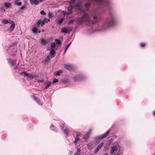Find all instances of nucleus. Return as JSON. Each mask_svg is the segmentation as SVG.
Instances as JSON below:
<instances>
[{"mask_svg": "<svg viewBox=\"0 0 155 155\" xmlns=\"http://www.w3.org/2000/svg\"><path fill=\"white\" fill-rule=\"evenodd\" d=\"M119 146L117 145V146H114L111 147L110 150V153L112 154L114 153V152L118 148H119Z\"/></svg>", "mask_w": 155, "mask_h": 155, "instance_id": "f257e3e1", "label": "nucleus"}, {"mask_svg": "<svg viewBox=\"0 0 155 155\" xmlns=\"http://www.w3.org/2000/svg\"><path fill=\"white\" fill-rule=\"evenodd\" d=\"M104 145V143L103 142L101 143L96 149L94 151V153H97L99 150Z\"/></svg>", "mask_w": 155, "mask_h": 155, "instance_id": "f03ea898", "label": "nucleus"}, {"mask_svg": "<svg viewBox=\"0 0 155 155\" xmlns=\"http://www.w3.org/2000/svg\"><path fill=\"white\" fill-rule=\"evenodd\" d=\"M9 23L11 25L10 28V29L11 31L13 30L15 27V22L13 21H12L9 22Z\"/></svg>", "mask_w": 155, "mask_h": 155, "instance_id": "7ed1b4c3", "label": "nucleus"}, {"mask_svg": "<svg viewBox=\"0 0 155 155\" xmlns=\"http://www.w3.org/2000/svg\"><path fill=\"white\" fill-rule=\"evenodd\" d=\"M110 132V130L107 131L105 134H103L100 136L98 137V138L100 139H102L104 137H106L107 135L109 134Z\"/></svg>", "mask_w": 155, "mask_h": 155, "instance_id": "20e7f679", "label": "nucleus"}, {"mask_svg": "<svg viewBox=\"0 0 155 155\" xmlns=\"http://www.w3.org/2000/svg\"><path fill=\"white\" fill-rule=\"evenodd\" d=\"M30 3L32 5H37L39 3L38 0H30Z\"/></svg>", "mask_w": 155, "mask_h": 155, "instance_id": "39448f33", "label": "nucleus"}, {"mask_svg": "<svg viewBox=\"0 0 155 155\" xmlns=\"http://www.w3.org/2000/svg\"><path fill=\"white\" fill-rule=\"evenodd\" d=\"M62 71L61 70H59L58 71L55 72L54 73V75L55 76H60V74L62 73Z\"/></svg>", "mask_w": 155, "mask_h": 155, "instance_id": "423d86ee", "label": "nucleus"}, {"mask_svg": "<svg viewBox=\"0 0 155 155\" xmlns=\"http://www.w3.org/2000/svg\"><path fill=\"white\" fill-rule=\"evenodd\" d=\"M40 41L41 42V44L43 45H46L47 43L46 40L43 38H42L40 39Z\"/></svg>", "mask_w": 155, "mask_h": 155, "instance_id": "0eeeda50", "label": "nucleus"}, {"mask_svg": "<svg viewBox=\"0 0 155 155\" xmlns=\"http://www.w3.org/2000/svg\"><path fill=\"white\" fill-rule=\"evenodd\" d=\"M50 53L52 55L51 58L54 57L55 56V52L54 49L51 50Z\"/></svg>", "mask_w": 155, "mask_h": 155, "instance_id": "6e6552de", "label": "nucleus"}, {"mask_svg": "<svg viewBox=\"0 0 155 155\" xmlns=\"http://www.w3.org/2000/svg\"><path fill=\"white\" fill-rule=\"evenodd\" d=\"M64 68L69 70H71L72 69V67L70 65H65Z\"/></svg>", "mask_w": 155, "mask_h": 155, "instance_id": "1a4fd4ad", "label": "nucleus"}, {"mask_svg": "<svg viewBox=\"0 0 155 155\" xmlns=\"http://www.w3.org/2000/svg\"><path fill=\"white\" fill-rule=\"evenodd\" d=\"M51 83V81H48L47 82H46V86L45 88H47L50 86Z\"/></svg>", "mask_w": 155, "mask_h": 155, "instance_id": "9d476101", "label": "nucleus"}, {"mask_svg": "<svg viewBox=\"0 0 155 155\" xmlns=\"http://www.w3.org/2000/svg\"><path fill=\"white\" fill-rule=\"evenodd\" d=\"M4 5L6 7H9L11 5V3L6 2L5 3Z\"/></svg>", "mask_w": 155, "mask_h": 155, "instance_id": "9b49d317", "label": "nucleus"}, {"mask_svg": "<svg viewBox=\"0 0 155 155\" xmlns=\"http://www.w3.org/2000/svg\"><path fill=\"white\" fill-rule=\"evenodd\" d=\"M69 31L67 28H64L62 30L61 32L62 33H67Z\"/></svg>", "mask_w": 155, "mask_h": 155, "instance_id": "f8f14e48", "label": "nucleus"}, {"mask_svg": "<svg viewBox=\"0 0 155 155\" xmlns=\"http://www.w3.org/2000/svg\"><path fill=\"white\" fill-rule=\"evenodd\" d=\"M21 74L27 77H29V75L28 74L26 73L25 72H22L21 73Z\"/></svg>", "mask_w": 155, "mask_h": 155, "instance_id": "ddd939ff", "label": "nucleus"}, {"mask_svg": "<svg viewBox=\"0 0 155 155\" xmlns=\"http://www.w3.org/2000/svg\"><path fill=\"white\" fill-rule=\"evenodd\" d=\"M64 18H62L61 19H59L58 20V23L59 25L61 24L63 22V21H64Z\"/></svg>", "mask_w": 155, "mask_h": 155, "instance_id": "4468645a", "label": "nucleus"}, {"mask_svg": "<svg viewBox=\"0 0 155 155\" xmlns=\"http://www.w3.org/2000/svg\"><path fill=\"white\" fill-rule=\"evenodd\" d=\"M9 22V21L8 20H3L2 23L4 24H6L8 23Z\"/></svg>", "mask_w": 155, "mask_h": 155, "instance_id": "2eb2a0df", "label": "nucleus"}, {"mask_svg": "<svg viewBox=\"0 0 155 155\" xmlns=\"http://www.w3.org/2000/svg\"><path fill=\"white\" fill-rule=\"evenodd\" d=\"M80 150L79 149H77L76 153L74 155H80Z\"/></svg>", "mask_w": 155, "mask_h": 155, "instance_id": "dca6fc26", "label": "nucleus"}, {"mask_svg": "<svg viewBox=\"0 0 155 155\" xmlns=\"http://www.w3.org/2000/svg\"><path fill=\"white\" fill-rule=\"evenodd\" d=\"M15 4L17 5L18 6H20L22 5V3L21 2H19L18 3L17 2V1H16L15 2H14Z\"/></svg>", "mask_w": 155, "mask_h": 155, "instance_id": "f3484780", "label": "nucleus"}, {"mask_svg": "<svg viewBox=\"0 0 155 155\" xmlns=\"http://www.w3.org/2000/svg\"><path fill=\"white\" fill-rule=\"evenodd\" d=\"M32 31L34 33H36L37 31V28L36 27L33 28L32 29Z\"/></svg>", "mask_w": 155, "mask_h": 155, "instance_id": "a211bd4d", "label": "nucleus"}, {"mask_svg": "<svg viewBox=\"0 0 155 155\" xmlns=\"http://www.w3.org/2000/svg\"><path fill=\"white\" fill-rule=\"evenodd\" d=\"M48 21H50V20L49 19H47V18H45L44 19L43 21V25H42L41 26H43V25H44V24L45 23L48 22Z\"/></svg>", "mask_w": 155, "mask_h": 155, "instance_id": "6ab92c4d", "label": "nucleus"}, {"mask_svg": "<svg viewBox=\"0 0 155 155\" xmlns=\"http://www.w3.org/2000/svg\"><path fill=\"white\" fill-rule=\"evenodd\" d=\"M71 42H70L67 45V46H66V48H65V52L66 51H67V49H68V47H69V46H70V45H71Z\"/></svg>", "mask_w": 155, "mask_h": 155, "instance_id": "aec40b11", "label": "nucleus"}, {"mask_svg": "<svg viewBox=\"0 0 155 155\" xmlns=\"http://www.w3.org/2000/svg\"><path fill=\"white\" fill-rule=\"evenodd\" d=\"M80 139L78 137L76 138L74 141V143H76L78 141H80Z\"/></svg>", "mask_w": 155, "mask_h": 155, "instance_id": "412c9836", "label": "nucleus"}, {"mask_svg": "<svg viewBox=\"0 0 155 155\" xmlns=\"http://www.w3.org/2000/svg\"><path fill=\"white\" fill-rule=\"evenodd\" d=\"M68 14H70L72 12V9L71 8H68Z\"/></svg>", "mask_w": 155, "mask_h": 155, "instance_id": "4be33fe9", "label": "nucleus"}, {"mask_svg": "<svg viewBox=\"0 0 155 155\" xmlns=\"http://www.w3.org/2000/svg\"><path fill=\"white\" fill-rule=\"evenodd\" d=\"M55 46V44L54 42H53L51 44V48H54Z\"/></svg>", "mask_w": 155, "mask_h": 155, "instance_id": "5701e85b", "label": "nucleus"}, {"mask_svg": "<svg viewBox=\"0 0 155 155\" xmlns=\"http://www.w3.org/2000/svg\"><path fill=\"white\" fill-rule=\"evenodd\" d=\"M56 43L57 44H60L61 43V41L58 39H56L55 40Z\"/></svg>", "mask_w": 155, "mask_h": 155, "instance_id": "b1692460", "label": "nucleus"}, {"mask_svg": "<svg viewBox=\"0 0 155 155\" xmlns=\"http://www.w3.org/2000/svg\"><path fill=\"white\" fill-rule=\"evenodd\" d=\"M58 79H55V78L54 79L52 83H55L58 82Z\"/></svg>", "mask_w": 155, "mask_h": 155, "instance_id": "393cba45", "label": "nucleus"}, {"mask_svg": "<svg viewBox=\"0 0 155 155\" xmlns=\"http://www.w3.org/2000/svg\"><path fill=\"white\" fill-rule=\"evenodd\" d=\"M52 13L51 12H49L48 13V16L50 18H51L52 17Z\"/></svg>", "mask_w": 155, "mask_h": 155, "instance_id": "a878e982", "label": "nucleus"}, {"mask_svg": "<svg viewBox=\"0 0 155 155\" xmlns=\"http://www.w3.org/2000/svg\"><path fill=\"white\" fill-rule=\"evenodd\" d=\"M40 14L42 15H45L46 13L43 10H41L40 12Z\"/></svg>", "mask_w": 155, "mask_h": 155, "instance_id": "bb28decb", "label": "nucleus"}, {"mask_svg": "<svg viewBox=\"0 0 155 155\" xmlns=\"http://www.w3.org/2000/svg\"><path fill=\"white\" fill-rule=\"evenodd\" d=\"M41 22V20H39L38 21L37 23V24L38 25H40Z\"/></svg>", "mask_w": 155, "mask_h": 155, "instance_id": "cd10ccee", "label": "nucleus"}, {"mask_svg": "<svg viewBox=\"0 0 155 155\" xmlns=\"http://www.w3.org/2000/svg\"><path fill=\"white\" fill-rule=\"evenodd\" d=\"M25 6L24 5H23L20 8V9L22 10L23 9H24L25 8Z\"/></svg>", "mask_w": 155, "mask_h": 155, "instance_id": "c85d7f7f", "label": "nucleus"}, {"mask_svg": "<svg viewBox=\"0 0 155 155\" xmlns=\"http://www.w3.org/2000/svg\"><path fill=\"white\" fill-rule=\"evenodd\" d=\"M43 81H44V80H38V82H43Z\"/></svg>", "mask_w": 155, "mask_h": 155, "instance_id": "c756f323", "label": "nucleus"}, {"mask_svg": "<svg viewBox=\"0 0 155 155\" xmlns=\"http://www.w3.org/2000/svg\"><path fill=\"white\" fill-rule=\"evenodd\" d=\"M54 127L53 125H51V127H50V128L52 130H53L54 129H53V128Z\"/></svg>", "mask_w": 155, "mask_h": 155, "instance_id": "7c9ffc66", "label": "nucleus"}, {"mask_svg": "<svg viewBox=\"0 0 155 155\" xmlns=\"http://www.w3.org/2000/svg\"><path fill=\"white\" fill-rule=\"evenodd\" d=\"M141 46L143 47L145 45V44L144 43H142L141 44Z\"/></svg>", "mask_w": 155, "mask_h": 155, "instance_id": "2f4dec72", "label": "nucleus"}, {"mask_svg": "<svg viewBox=\"0 0 155 155\" xmlns=\"http://www.w3.org/2000/svg\"><path fill=\"white\" fill-rule=\"evenodd\" d=\"M45 0H38V1L40 2H42Z\"/></svg>", "mask_w": 155, "mask_h": 155, "instance_id": "473e14b6", "label": "nucleus"}, {"mask_svg": "<svg viewBox=\"0 0 155 155\" xmlns=\"http://www.w3.org/2000/svg\"><path fill=\"white\" fill-rule=\"evenodd\" d=\"M91 145V143H89L88 145H87V146L88 147H89L90 145Z\"/></svg>", "mask_w": 155, "mask_h": 155, "instance_id": "72a5a7b5", "label": "nucleus"}, {"mask_svg": "<svg viewBox=\"0 0 155 155\" xmlns=\"http://www.w3.org/2000/svg\"><path fill=\"white\" fill-rule=\"evenodd\" d=\"M154 115H155V111L154 112Z\"/></svg>", "mask_w": 155, "mask_h": 155, "instance_id": "f704fd0d", "label": "nucleus"}, {"mask_svg": "<svg viewBox=\"0 0 155 155\" xmlns=\"http://www.w3.org/2000/svg\"><path fill=\"white\" fill-rule=\"evenodd\" d=\"M20 0H17V2H18V1H20Z\"/></svg>", "mask_w": 155, "mask_h": 155, "instance_id": "c9c22d12", "label": "nucleus"}, {"mask_svg": "<svg viewBox=\"0 0 155 155\" xmlns=\"http://www.w3.org/2000/svg\"><path fill=\"white\" fill-rule=\"evenodd\" d=\"M94 18H96V17L95 16H94Z\"/></svg>", "mask_w": 155, "mask_h": 155, "instance_id": "e433bc0d", "label": "nucleus"}, {"mask_svg": "<svg viewBox=\"0 0 155 155\" xmlns=\"http://www.w3.org/2000/svg\"><path fill=\"white\" fill-rule=\"evenodd\" d=\"M42 32H44V31H42Z\"/></svg>", "mask_w": 155, "mask_h": 155, "instance_id": "4c0bfd02", "label": "nucleus"}, {"mask_svg": "<svg viewBox=\"0 0 155 155\" xmlns=\"http://www.w3.org/2000/svg\"><path fill=\"white\" fill-rule=\"evenodd\" d=\"M105 155H108L107 154H106Z\"/></svg>", "mask_w": 155, "mask_h": 155, "instance_id": "58836bf2", "label": "nucleus"}]
</instances>
